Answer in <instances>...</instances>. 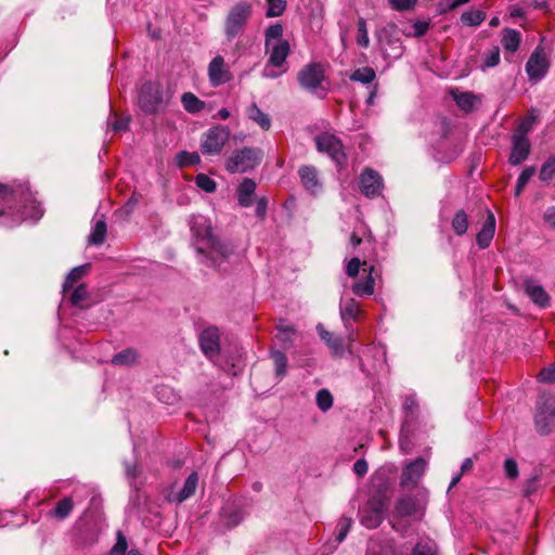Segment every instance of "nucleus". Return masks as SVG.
Here are the masks:
<instances>
[{
	"mask_svg": "<svg viewBox=\"0 0 555 555\" xmlns=\"http://www.w3.org/2000/svg\"><path fill=\"white\" fill-rule=\"evenodd\" d=\"M191 232L199 262L220 273H228L231 259L235 255V246L229 240L216 235L207 220L194 221Z\"/></svg>",
	"mask_w": 555,
	"mask_h": 555,
	"instance_id": "1",
	"label": "nucleus"
},
{
	"mask_svg": "<svg viewBox=\"0 0 555 555\" xmlns=\"http://www.w3.org/2000/svg\"><path fill=\"white\" fill-rule=\"evenodd\" d=\"M43 216L41 204L27 185L15 188L0 183V225L14 228L27 220L38 221Z\"/></svg>",
	"mask_w": 555,
	"mask_h": 555,
	"instance_id": "2",
	"label": "nucleus"
},
{
	"mask_svg": "<svg viewBox=\"0 0 555 555\" xmlns=\"http://www.w3.org/2000/svg\"><path fill=\"white\" fill-rule=\"evenodd\" d=\"M297 81L301 89L319 99H325L330 90V79L321 62H310L302 66L297 74Z\"/></svg>",
	"mask_w": 555,
	"mask_h": 555,
	"instance_id": "3",
	"label": "nucleus"
},
{
	"mask_svg": "<svg viewBox=\"0 0 555 555\" xmlns=\"http://www.w3.org/2000/svg\"><path fill=\"white\" fill-rule=\"evenodd\" d=\"M251 14L253 5L247 1H240L229 10L224 20V36L228 41L243 34Z\"/></svg>",
	"mask_w": 555,
	"mask_h": 555,
	"instance_id": "4",
	"label": "nucleus"
},
{
	"mask_svg": "<svg viewBox=\"0 0 555 555\" xmlns=\"http://www.w3.org/2000/svg\"><path fill=\"white\" fill-rule=\"evenodd\" d=\"M168 101L164 99V91L158 82H144L138 94V105L146 115L157 114L164 109Z\"/></svg>",
	"mask_w": 555,
	"mask_h": 555,
	"instance_id": "5",
	"label": "nucleus"
},
{
	"mask_svg": "<svg viewBox=\"0 0 555 555\" xmlns=\"http://www.w3.org/2000/svg\"><path fill=\"white\" fill-rule=\"evenodd\" d=\"M263 152L259 147H243L235 150L225 163V169L230 173L247 172L255 169L261 163Z\"/></svg>",
	"mask_w": 555,
	"mask_h": 555,
	"instance_id": "6",
	"label": "nucleus"
},
{
	"mask_svg": "<svg viewBox=\"0 0 555 555\" xmlns=\"http://www.w3.org/2000/svg\"><path fill=\"white\" fill-rule=\"evenodd\" d=\"M101 526L94 518L81 517L73 527L72 540L77 550L86 551L99 541Z\"/></svg>",
	"mask_w": 555,
	"mask_h": 555,
	"instance_id": "7",
	"label": "nucleus"
},
{
	"mask_svg": "<svg viewBox=\"0 0 555 555\" xmlns=\"http://www.w3.org/2000/svg\"><path fill=\"white\" fill-rule=\"evenodd\" d=\"M314 141L317 150L320 153L327 154L339 170L346 168L348 157L338 137L330 132H322L315 137Z\"/></svg>",
	"mask_w": 555,
	"mask_h": 555,
	"instance_id": "8",
	"label": "nucleus"
},
{
	"mask_svg": "<svg viewBox=\"0 0 555 555\" xmlns=\"http://www.w3.org/2000/svg\"><path fill=\"white\" fill-rule=\"evenodd\" d=\"M555 422V395L540 396L537 401V412L534 415V425L537 431L546 436L552 431Z\"/></svg>",
	"mask_w": 555,
	"mask_h": 555,
	"instance_id": "9",
	"label": "nucleus"
},
{
	"mask_svg": "<svg viewBox=\"0 0 555 555\" xmlns=\"http://www.w3.org/2000/svg\"><path fill=\"white\" fill-rule=\"evenodd\" d=\"M230 138L228 126L218 125L209 128L202 138L201 152L204 155H218Z\"/></svg>",
	"mask_w": 555,
	"mask_h": 555,
	"instance_id": "10",
	"label": "nucleus"
},
{
	"mask_svg": "<svg viewBox=\"0 0 555 555\" xmlns=\"http://www.w3.org/2000/svg\"><path fill=\"white\" fill-rule=\"evenodd\" d=\"M387 509L388 505H386L384 501L379 499H369L359 512L360 521L364 527L375 529L384 520Z\"/></svg>",
	"mask_w": 555,
	"mask_h": 555,
	"instance_id": "11",
	"label": "nucleus"
},
{
	"mask_svg": "<svg viewBox=\"0 0 555 555\" xmlns=\"http://www.w3.org/2000/svg\"><path fill=\"white\" fill-rule=\"evenodd\" d=\"M550 68V61L547 60L542 46H538L531 53L526 63V73L529 80L538 81L542 79Z\"/></svg>",
	"mask_w": 555,
	"mask_h": 555,
	"instance_id": "12",
	"label": "nucleus"
},
{
	"mask_svg": "<svg viewBox=\"0 0 555 555\" xmlns=\"http://www.w3.org/2000/svg\"><path fill=\"white\" fill-rule=\"evenodd\" d=\"M361 193L366 197L373 198L380 195L383 190L382 176L372 168H365L359 178Z\"/></svg>",
	"mask_w": 555,
	"mask_h": 555,
	"instance_id": "13",
	"label": "nucleus"
},
{
	"mask_svg": "<svg viewBox=\"0 0 555 555\" xmlns=\"http://www.w3.org/2000/svg\"><path fill=\"white\" fill-rule=\"evenodd\" d=\"M198 486V474L192 472L184 481L183 487L179 491L173 490V486L167 491L165 500L168 503L181 504L185 500L195 494Z\"/></svg>",
	"mask_w": 555,
	"mask_h": 555,
	"instance_id": "14",
	"label": "nucleus"
},
{
	"mask_svg": "<svg viewBox=\"0 0 555 555\" xmlns=\"http://www.w3.org/2000/svg\"><path fill=\"white\" fill-rule=\"evenodd\" d=\"M199 346L203 353L209 358L214 359L220 353V335L217 327L211 326L205 328L199 334Z\"/></svg>",
	"mask_w": 555,
	"mask_h": 555,
	"instance_id": "15",
	"label": "nucleus"
},
{
	"mask_svg": "<svg viewBox=\"0 0 555 555\" xmlns=\"http://www.w3.org/2000/svg\"><path fill=\"white\" fill-rule=\"evenodd\" d=\"M365 245H369L371 250L367 254H363V259L360 257H353L348 261L346 266V274L348 276H358L361 267H364V271H366L370 263L377 264L378 258L375 247L373 246V241L371 238L366 240Z\"/></svg>",
	"mask_w": 555,
	"mask_h": 555,
	"instance_id": "16",
	"label": "nucleus"
},
{
	"mask_svg": "<svg viewBox=\"0 0 555 555\" xmlns=\"http://www.w3.org/2000/svg\"><path fill=\"white\" fill-rule=\"evenodd\" d=\"M209 81L212 86L218 87L229 82L232 74L224 65V59L221 55L215 56L208 65Z\"/></svg>",
	"mask_w": 555,
	"mask_h": 555,
	"instance_id": "17",
	"label": "nucleus"
},
{
	"mask_svg": "<svg viewBox=\"0 0 555 555\" xmlns=\"http://www.w3.org/2000/svg\"><path fill=\"white\" fill-rule=\"evenodd\" d=\"M512 150L508 156V164L512 166H518L522 164L530 155L531 143L529 138L513 137Z\"/></svg>",
	"mask_w": 555,
	"mask_h": 555,
	"instance_id": "18",
	"label": "nucleus"
},
{
	"mask_svg": "<svg viewBox=\"0 0 555 555\" xmlns=\"http://www.w3.org/2000/svg\"><path fill=\"white\" fill-rule=\"evenodd\" d=\"M424 507L417 498L412 494H404L397 500L395 515L397 517H411L417 513H423Z\"/></svg>",
	"mask_w": 555,
	"mask_h": 555,
	"instance_id": "19",
	"label": "nucleus"
},
{
	"mask_svg": "<svg viewBox=\"0 0 555 555\" xmlns=\"http://www.w3.org/2000/svg\"><path fill=\"white\" fill-rule=\"evenodd\" d=\"M524 291L526 295L532 300V302L540 308H546L550 305V295L543 288L542 285L535 283L531 278H528L524 282Z\"/></svg>",
	"mask_w": 555,
	"mask_h": 555,
	"instance_id": "20",
	"label": "nucleus"
},
{
	"mask_svg": "<svg viewBox=\"0 0 555 555\" xmlns=\"http://www.w3.org/2000/svg\"><path fill=\"white\" fill-rule=\"evenodd\" d=\"M298 176L302 186L311 194H317L322 189L319 172L314 166L304 165L298 169Z\"/></svg>",
	"mask_w": 555,
	"mask_h": 555,
	"instance_id": "21",
	"label": "nucleus"
},
{
	"mask_svg": "<svg viewBox=\"0 0 555 555\" xmlns=\"http://www.w3.org/2000/svg\"><path fill=\"white\" fill-rule=\"evenodd\" d=\"M369 274L364 280L358 281L352 285V293L356 296L364 297L374 293L375 278L379 275V268L375 263H370Z\"/></svg>",
	"mask_w": 555,
	"mask_h": 555,
	"instance_id": "22",
	"label": "nucleus"
},
{
	"mask_svg": "<svg viewBox=\"0 0 555 555\" xmlns=\"http://www.w3.org/2000/svg\"><path fill=\"white\" fill-rule=\"evenodd\" d=\"M495 233V217L491 210L487 211L486 221L476 235V243L480 249H486L490 246Z\"/></svg>",
	"mask_w": 555,
	"mask_h": 555,
	"instance_id": "23",
	"label": "nucleus"
},
{
	"mask_svg": "<svg viewBox=\"0 0 555 555\" xmlns=\"http://www.w3.org/2000/svg\"><path fill=\"white\" fill-rule=\"evenodd\" d=\"M390 482L387 476L383 474L374 475L372 478V493L369 499H379L386 505H389Z\"/></svg>",
	"mask_w": 555,
	"mask_h": 555,
	"instance_id": "24",
	"label": "nucleus"
},
{
	"mask_svg": "<svg viewBox=\"0 0 555 555\" xmlns=\"http://www.w3.org/2000/svg\"><path fill=\"white\" fill-rule=\"evenodd\" d=\"M426 462L423 457H417L409 465H406L402 472L400 485L406 486L409 482L415 483L425 472Z\"/></svg>",
	"mask_w": 555,
	"mask_h": 555,
	"instance_id": "25",
	"label": "nucleus"
},
{
	"mask_svg": "<svg viewBox=\"0 0 555 555\" xmlns=\"http://www.w3.org/2000/svg\"><path fill=\"white\" fill-rule=\"evenodd\" d=\"M74 500L72 496H64L60 499L53 508L48 511L47 516L57 521H64L67 519L74 511Z\"/></svg>",
	"mask_w": 555,
	"mask_h": 555,
	"instance_id": "26",
	"label": "nucleus"
},
{
	"mask_svg": "<svg viewBox=\"0 0 555 555\" xmlns=\"http://www.w3.org/2000/svg\"><path fill=\"white\" fill-rule=\"evenodd\" d=\"M450 93L457 107L465 113L473 112L475 105L479 102V98L470 91L459 92L451 90Z\"/></svg>",
	"mask_w": 555,
	"mask_h": 555,
	"instance_id": "27",
	"label": "nucleus"
},
{
	"mask_svg": "<svg viewBox=\"0 0 555 555\" xmlns=\"http://www.w3.org/2000/svg\"><path fill=\"white\" fill-rule=\"evenodd\" d=\"M322 340L328 346L334 357H344L345 346L341 337L335 336L333 333L325 331L321 324L318 325Z\"/></svg>",
	"mask_w": 555,
	"mask_h": 555,
	"instance_id": "28",
	"label": "nucleus"
},
{
	"mask_svg": "<svg viewBox=\"0 0 555 555\" xmlns=\"http://www.w3.org/2000/svg\"><path fill=\"white\" fill-rule=\"evenodd\" d=\"M256 182L250 178H245L237 188V201L242 207L253 205V196L256 191Z\"/></svg>",
	"mask_w": 555,
	"mask_h": 555,
	"instance_id": "29",
	"label": "nucleus"
},
{
	"mask_svg": "<svg viewBox=\"0 0 555 555\" xmlns=\"http://www.w3.org/2000/svg\"><path fill=\"white\" fill-rule=\"evenodd\" d=\"M291 52V46L287 40L278 41L271 51L269 64L275 67L282 66Z\"/></svg>",
	"mask_w": 555,
	"mask_h": 555,
	"instance_id": "30",
	"label": "nucleus"
},
{
	"mask_svg": "<svg viewBox=\"0 0 555 555\" xmlns=\"http://www.w3.org/2000/svg\"><path fill=\"white\" fill-rule=\"evenodd\" d=\"M404 420L402 423L417 426L418 420V402L415 395H408L403 402Z\"/></svg>",
	"mask_w": 555,
	"mask_h": 555,
	"instance_id": "31",
	"label": "nucleus"
},
{
	"mask_svg": "<svg viewBox=\"0 0 555 555\" xmlns=\"http://www.w3.org/2000/svg\"><path fill=\"white\" fill-rule=\"evenodd\" d=\"M220 517L225 528L232 529L242 522L244 513L238 507L225 506L221 509Z\"/></svg>",
	"mask_w": 555,
	"mask_h": 555,
	"instance_id": "32",
	"label": "nucleus"
},
{
	"mask_svg": "<svg viewBox=\"0 0 555 555\" xmlns=\"http://www.w3.org/2000/svg\"><path fill=\"white\" fill-rule=\"evenodd\" d=\"M139 354L134 348H126L114 354L111 363L116 366H132L138 362Z\"/></svg>",
	"mask_w": 555,
	"mask_h": 555,
	"instance_id": "33",
	"label": "nucleus"
},
{
	"mask_svg": "<svg viewBox=\"0 0 555 555\" xmlns=\"http://www.w3.org/2000/svg\"><path fill=\"white\" fill-rule=\"evenodd\" d=\"M417 426L409 425V423H402L399 436V447L400 449L409 454L413 449L412 438L415 435Z\"/></svg>",
	"mask_w": 555,
	"mask_h": 555,
	"instance_id": "34",
	"label": "nucleus"
},
{
	"mask_svg": "<svg viewBox=\"0 0 555 555\" xmlns=\"http://www.w3.org/2000/svg\"><path fill=\"white\" fill-rule=\"evenodd\" d=\"M106 233H107V225H106L104 216H102L99 220L95 221V223L91 230V233L88 237L89 244L96 245V246L102 245L105 241Z\"/></svg>",
	"mask_w": 555,
	"mask_h": 555,
	"instance_id": "35",
	"label": "nucleus"
},
{
	"mask_svg": "<svg viewBox=\"0 0 555 555\" xmlns=\"http://www.w3.org/2000/svg\"><path fill=\"white\" fill-rule=\"evenodd\" d=\"M91 268V264L90 263H85V264H81V266H78V267H75L73 268L68 274L66 275L65 278V281L63 283V292H67L69 291L70 288L74 287V284L76 282H78L79 280L82 279V276L85 274L88 273V271L90 270Z\"/></svg>",
	"mask_w": 555,
	"mask_h": 555,
	"instance_id": "36",
	"label": "nucleus"
},
{
	"mask_svg": "<svg viewBox=\"0 0 555 555\" xmlns=\"http://www.w3.org/2000/svg\"><path fill=\"white\" fill-rule=\"evenodd\" d=\"M128 540L121 530L116 532V542L113 547L109 550L107 555H141L138 550H128Z\"/></svg>",
	"mask_w": 555,
	"mask_h": 555,
	"instance_id": "37",
	"label": "nucleus"
},
{
	"mask_svg": "<svg viewBox=\"0 0 555 555\" xmlns=\"http://www.w3.org/2000/svg\"><path fill=\"white\" fill-rule=\"evenodd\" d=\"M521 40L520 33L516 29L505 28L502 36V46L506 51L516 52Z\"/></svg>",
	"mask_w": 555,
	"mask_h": 555,
	"instance_id": "38",
	"label": "nucleus"
},
{
	"mask_svg": "<svg viewBox=\"0 0 555 555\" xmlns=\"http://www.w3.org/2000/svg\"><path fill=\"white\" fill-rule=\"evenodd\" d=\"M247 116L256 122L262 130H269L271 127L270 117L264 114L256 103H253L247 109Z\"/></svg>",
	"mask_w": 555,
	"mask_h": 555,
	"instance_id": "39",
	"label": "nucleus"
},
{
	"mask_svg": "<svg viewBox=\"0 0 555 555\" xmlns=\"http://www.w3.org/2000/svg\"><path fill=\"white\" fill-rule=\"evenodd\" d=\"M270 356L274 363L275 376L281 380L287 374L288 359L281 350H272Z\"/></svg>",
	"mask_w": 555,
	"mask_h": 555,
	"instance_id": "40",
	"label": "nucleus"
},
{
	"mask_svg": "<svg viewBox=\"0 0 555 555\" xmlns=\"http://www.w3.org/2000/svg\"><path fill=\"white\" fill-rule=\"evenodd\" d=\"M437 552L436 542L428 537H422L413 547L411 555H437Z\"/></svg>",
	"mask_w": 555,
	"mask_h": 555,
	"instance_id": "41",
	"label": "nucleus"
},
{
	"mask_svg": "<svg viewBox=\"0 0 555 555\" xmlns=\"http://www.w3.org/2000/svg\"><path fill=\"white\" fill-rule=\"evenodd\" d=\"M181 102L183 104L184 109L188 113L196 114L205 108V102L198 99L192 92H185L181 96Z\"/></svg>",
	"mask_w": 555,
	"mask_h": 555,
	"instance_id": "42",
	"label": "nucleus"
},
{
	"mask_svg": "<svg viewBox=\"0 0 555 555\" xmlns=\"http://www.w3.org/2000/svg\"><path fill=\"white\" fill-rule=\"evenodd\" d=\"M451 228L453 232L459 235L463 236L468 229V216L464 209H459L452 220H451Z\"/></svg>",
	"mask_w": 555,
	"mask_h": 555,
	"instance_id": "43",
	"label": "nucleus"
},
{
	"mask_svg": "<svg viewBox=\"0 0 555 555\" xmlns=\"http://www.w3.org/2000/svg\"><path fill=\"white\" fill-rule=\"evenodd\" d=\"M554 178H555V154H552L542 164V166L540 168V172H539V179L543 183L550 184Z\"/></svg>",
	"mask_w": 555,
	"mask_h": 555,
	"instance_id": "44",
	"label": "nucleus"
},
{
	"mask_svg": "<svg viewBox=\"0 0 555 555\" xmlns=\"http://www.w3.org/2000/svg\"><path fill=\"white\" fill-rule=\"evenodd\" d=\"M486 13L481 10L466 11L462 13L460 20L465 26H479L486 20Z\"/></svg>",
	"mask_w": 555,
	"mask_h": 555,
	"instance_id": "45",
	"label": "nucleus"
},
{
	"mask_svg": "<svg viewBox=\"0 0 555 555\" xmlns=\"http://www.w3.org/2000/svg\"><path fill=\"white\" fill-rule=\"evenodd\" d=\"M376 77L375 70L372 67L365 66L356 69L350 75L351 81L361 82L363 85L371 83Z\"/></svg>",
	"mask_w": 555,
	"mask_h": 555,
	"instance_id": "46",
	"label": "nucleus"
},
{
	"mask_svg": "<svg viewBox=\"0 0 555 555\" xmlns=\"http://www.w3.org/2000/svg\"><path fill=\"white\" fill-rule=\"evenodd\" d=\"M315 402L322 412H326L333 406L334 398L328 389L323 388L317 392Z\"/></svg>",
	"mask_w": 555,
	"mask_h": 555,
	"instance_id": "47",
	"label": "nucleus"
},
{
	"mask_svg": "<svg viewBox=\"0 0 555 555\" xmlns=\"http://www.w3.org/2000/svg\"><path fill=\"white\" fill-rule=\"evenodd\" d=\"M535 171L537 170L534 166H527L526 168L522 169L515 186V196H519L522 193L526 184L532 178Z\"/></svg>",
	"mask_w": 555,
	"mask_h": 555,
	"instance_id": "48",
	"label": "nucleus"
},
{
	"mask_svg": "<svg viewBox=\"0 0 555 555\" xmlns=\"http://www.w3.org/2000/svg\"><path fill=\"white\" fill-rule=\"evenodd\" d=\"M201 157L197 152L181 151L177 155V164L179 167H186L197 165Z\"/></svg>",
	"mask_w": 555,
	"mask_h": 555,
	"instance_id": "49",
	"label": "nucleus"
},
{
	"mask_svg": "<svg viewBox=\"0 0 555 555\" xmlns=\"http://www.w3.org/2000/svg\"><path fill=\"white\" fill-rule=\"evenodd\" d=\"M537 117L534 115H528L525 117L520 124L515 129L513 137H521L528 138V133L531 132L533 124L535 122Z\"/></svg>",
	"mask_w": 555,
	"mask_h": 555,
	"instance_id": "50",
	"label": "nucleus"
},
{
	"mask_svg": "<svg viewBox=\"0 0 555 555\" xmlns=\"http://www.w3.org/2000/svg\"><path fill=\"white\" fill-rule=\"evenodd\" d=\"M359 312H360L359 305L353 298L349 299L345 304V306L340 307V317L344 321L349 320V319L354 320L357 318V315L359 314Z\"/></svg>",
	"mask_w": 555,
	"mask_h": 555,
	"instance_id": "51",
	"label": "nucleus"
},
{
	"mask_svg": "<svg viewBox=\"0 0 555 555\" xmlns=\"http://www.w3.org/2000/svg\"><path fill=\"white\" fill-rule=\"evenodd\" d=\"M195 184L206 193H214L217 189L216 181L205 173H198L195 177Z\"/></svg>",
	"mask_w": 555,
	"mask_h": 555,
	"instance_id": "52",
	"label": "nucleus"
},
{
	"mask_svg": "<svg viewBox=\"0 0 555 555\" xmlns=\"http://www.w3.org/2000/svg\"><path fill=\"white\" fill-rule=\"evenodd\" d=\"M267 3H268V8L266 11L267 17L281 16L286 9V2L284 0H267Z\"/></svg>",
	"mask_w": 555,
	"mask_h": 555,
	"instance_id": "53",
	"label": "nucleus"
},
{
	"mask_svg": "<svg viewBox=\"0 0 555 555\" xmlns=\"http://www.w3.org/2000/svg\"><path fill=\"white\" fill-rule=\"evenodd\" d=\"M89 296L87 285L80 284L78 285L72 293L69 301L73 306L80 307V302L87 299Z\"/></svg>",
	"mask_w": 555,
	"mask_h": 555,
	"instance_id": "54",
	"label": "nucleus"
},
{
	"mask_svg": "<svg viewBox=\"0 0 555 555\" xmlns=\"http://www.w3.org/2000/svg\"><path fill=\"white\" fill-rule=\"evenodd\" d=\"M357 43L363 48H366L370 43L367 28H366V22L363 17H359V20H358Z\"/></svg>",
	"mask_w": 555,
	"mask_h": 555,
	"instance_id": "55",
	"label": "nucleus"
},
{
	"mask_svg": "<svg viewBox=\"0 0 555 555\" xmlns=\"http://www.w3.org/2000/svg\"><path fill=\"white\" fill-rule=\"evenodd\" d=\"M351 524H352L351 518L343 516L339 519L338 525H337L338 532L335 537L336 543H340L346 538V535L348 534L349 529L351 527Z\"/></svg>",
	"mask_w": 555,
	"mask_h": 555,
	"instance_id": "56",
	"label": "nucleus"
},
{
	"mask_svg": "<svg viewBox=\"0 0 555 555\" xmlns=\"http://www.w3.org/2000/svg\"><path fill=\"white\" fill-rule=\"evenodd\" d=\"M283 27L280 23L270 25L266 29V46L268 47L270 44L271 39H276L278 41L283 40Z\"/></svg>",
	"mask_w": 555,
	"mask_h": 555,
	"instance_id": "57",
	"label": "nucleus"
},
{
	"mask_svg": "<svg viewBox=\"0 0 555 555\" xmlns=\"http://www.w3.org/2000/svg\"><path fill=\"white\" fill-rule=\"evenodd\" d=\"M504 474L511 480H515L518 477V464L514 459L508 457L504 461Z\"/></svg>",
	"mask_w": 555,
	"mask_h": 555,
	"instance_id": "58",
	"label": "nucleus"
},
{
	"mask_svg": "<svg viewBox=\"0 0 555 555\" xmlns=\"http://www.w3.org/2000/svg\"><path fill=\"white\" fill-rule=\"evenodd\" d=\"M499 62H500V49H499V47H493V49L491 51H489L488 54H486L483 64H482V68L485 69L488 67H494L499 64Z\"/></svg>",
	"mask_w": 555,
	"mask_h": 555,
	"instance_id": "59",
	"label": "nucleus"
},
{
	"mask_svg": "<svg viewBox=\"0 0 555 555\" xmlns=\"http://www.w3.org/2000/svg\"><path fill=\"white\" fill-rule=\"evenodd\" d=\"M390 7L396 11H409L414 8L418 0H388Z\"/></svg>",
	"mask_w": 555,
	"mask_h": 555,
	"instance_id": "60",
	"label": "nucleus"
},
{
	"mask_svg": "<svg viewBox=\"0 0 555 555\" xmlns=\"http://www.w3.org/2000/svg\"><path fill=\"white\" fill-rule=\"evenodd\" d=\"M538 379L542 383H555V364L544 367L540 371Z\"/></svg>",
	"mask_w": 555,
	"mask_h": 555,
	"instance_id": "61",
	"label": "nucleus"
},
{
	"mask_svg": "<svg viewBox=\"0 0 555 555\" xmlns=\"http://www.w3.org/2000/svg\"><path fill=\"white\" fill-rule=\"evenodd\" d=\"M276 330H278V334H276L275 337L278 339H280L283 343H292L289 334H294L295 333V328L293 326H289V325H278Z\"/></svg>",
	"mask_w": 555,
	"mask_h": 555,
	"instance_id": "62",
	"label": "nucleus"
},
{
	"mask_svg": "<svg viewBox=\"0 0 555 555\" xmlns=\"http://www.w3.org/2000/svg\"><path fill=\"white\" fill-rule=\"evenodd\" d=\"M539 480V475H534L528 480H526L525 487H524V496L530 498L535 491H537V483Z\"/></svg>",
	"mask_w": 555,
	"mask_h": 555,
	"instance_id": "63",
	"label": "nucleus"
},
{
	"mask_svg": "<svg viewBox=\"0 0 555 555\" xmlns=\"http://www.w3.org/2000/svg\"><path fill=\"white\" fill-rule=\"evenodd\" d=\"M428 28H429V22H427V21H416L413 24L414 36L417 37V38L425 36L427 34V31H428Z\"/></svg>",
	"mask_w": 555,
	"mask_h": 555,
	"instance_id": "64",
	"label": "nucleus"
}]
</instances>
